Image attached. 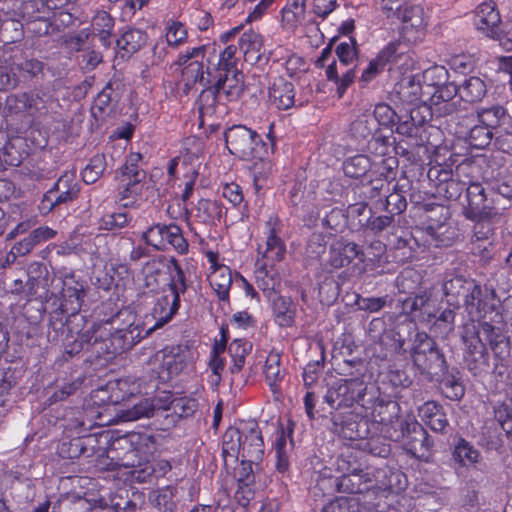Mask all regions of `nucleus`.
Segmentation results:
<instances>
[{"label": "nucleus", "instance_id": "nucleus-1", "mask_svg": "<svg viewBox=\"0 0 512 512\" xmlns=\"http://www.w3.org/2000/svg\"><path fill=\"white\" fill-rule=\"evenodd\" d=\"M409 353L413 366L420 374L428 376L430 379L440 377L448 369L444 353L438 347L435 339L425 331L415 333Z\"/></svg>", "mask_w": 512, "mask_h": 512}, {"label": "nucleus", "instance_id": "nucleus-2", "mask_svg": "<svg viewBox=\"0 0 512 512\" xmlns=\"http://www.w3.org/2000/svg\"><path fill=\"white\" fill-rule=\"evenodd\" d=\"M474 168L470 161H463L459 164L455 173L441 165L430 167L427 171V179L433 189L431 191L432 195L447 200H457L467 185V181L459 179L460 175L466 174L467 170H473Z\"/></svg>", "mask_w": 512, "mask_h": 512}, {"label": "nucleus", "instance_id": "nucleus-3", "mask_svg": "<svg viewBox=\"0 0 512 512\" xmlns=\"http://www.w3.org/2000/svg\"><path fill=\"white\" fill-rule=\"evenodd\" d=\"M367 383L362 378H343L334 381L327 388L324 402L332 411L352 410L355 404L368 408L364 402Z\"/></svg>", "mask_w": 512, "mask_h": 512}, {"label": "nucleus", "instance_id": "nucleus-4", "mask_svg": "<svg viewBox=\"0 0 512 512\" xmlns=\"http://www.w3.org/2000/svg\"><path fill=\"white\" fill-rule=\"evenodd\" d=\"M226 148L231 155L242 160L261 157L266 152L267 143L253 129L246 125H232L224 132Z\"/></svg>", "mask_w": 512, "mask_h": 512}, {"label": "nucleus", "instance_id": "nucleus-5", "mask_svg": "<svg viewBox=\"0 0 512 512\" xmlns=\"http://www.w3.org/2000/svg\"><path fill=\"white\" fill-rule=\"evenodd\" d=\"M141 239L156 251H165L168 246L180 254L188 251V242L176 224L154 223L142 232Z\"/></svg>", "mask_w": 512, "mask_h": 512}, {"label": "nucleus", "instance_id": "nucleus-6", "mask_svg": "<svg viewBox=\"0 0 512 512\" xmlns=\"http://www.w3.org/2000/svg\"><path fill=\"white\" fill-rule=\"evenodd\" d=\"M399 426L400 431H395V435L391 434L389 437L395 441L402 439L412 456L419 459L428 458L434 442L422 424L414 418H407L401 421Z\"/></svg>", "mask_w": 512, "mask_h": 512}, {"label": "nucleus", "instance_id": "nucleus-7", "mask_svg": "<svg viewBox=\"0 0 512 512\" xmlns=\"http://www.w3.org/2000/svg\"><path fill=\"white\" fill-rule=\"evenodd\" d=\"M366 255L362 247L344 238L334 241L329 247L327 265L333 269L351 266L352 272L358 276L365 273Z\"/></svg>", "mask_w": 512, "mask_h": 512}, {"label": "nucleus", "instance_id": "nucleus-8", "mask_svg": "<svg viewBox=\"0 0 512 512\" xmlns=\"http://www.w3.org/2000/svg\"><path fill=\"white\" fill-rule=\"evenodd\" d=\"M338 469L343 474L336 478L335 487L338 492L347 494H360L369 490L372 480L360 463L351 454L338 461Z\"/></svg>", "mask_w": 512, "mask_h": 512}, {"label": "nucleus", "instance_id": "nucleus-9", "mask_svg": "<svg viewBox=\"0 0 512 512\" xmlns=\"http://www.w3.org/2000/svg\"><path fill=\"white\" fill-rule=\"evenodd\" d=\"M466 199L468 206L465 208V216L473 221H480L498 213L497 205H500V199L486 193L481 183L467 181Z\"/></svg>", "mask_w": 512, "mask_h": 512}, {"label": "nucleus", "instance_id": "nucleus-10", "mask_svg": "<svg viewBox=\"0 0 512 512\" xmlns=\"http://www.w3.org/2000/svg\"><path fill=\"white\" fill-rule=\"evenodd\" d=\"M331 430L338 436L350 440L359 441L370 435L372 423L370 420L353 410L331 411Z\"/></svg>", "mask_w": 512, "mask_h": 512}, {"label": "nucleus", "instance_id": "nucleus-11", "mask_svg": "<svg viewBox=\"0 0 512 512\" xmlns=\"http://www.w3.org/2000/svg\"><path fill=\"white\" fill-rule=\"evenodd\" d=\"M144 327L139 324L130 323L125 328H117L115 332L108 333L105 338L104 347L97 349V354L105 358L125 353L131 350L146 335Z\"/></svg>", "mask_w": 512, "mask_h": 512}, {"label": "nucleus", "instance_id": "nucleus-12", "mask_svg": "<svg viewBox=\"0 0 512 512\" xmlns=\"http://www.w3.org/2000/svg\"><path fill=\"white\" fill-rule=\"evenodd\" d=\"M80 192L79 185L73 173L66 172L54 183L42 197L39 210L42 214H48L55 207L72 202Z\"/></svg>", "mask_w": 512, "mask_h": 512}, {"label": "nucleus", "instance_id": "nucleus-13", "mask_svg": "<svg viewBox=\"0 0 512 512\" xmlns=\"http://www.w3.org/2000/svg\"><path fill=\"white\" fill-rule=\"evenodd\" d=\"M62 280L61 303L68 310V315L84 322L85 317L80 314L86 297L87 285L84 280L77 277L74 272H61Z\"/></svg>", "mask_w": 512, "mask_h": 512}, {"label": "nucleus", "instance_id": "nucleus-14", "mask_svg": "<svg viewBox=\"0 0 512 512\" xmlns=\"http://www.w3.org/2000/svg\"><path fill=\"white\" fill-rule=\"evenodd\" d=\"M475 25L478 30L486 33L487 36L494 38L500 42V45L507 51L512 50V38L505 34L500 14L496 9L494 2H484L477 6L475 13Z\"/></svg>", "mask_w": 512, "mask_h": 512}, {"label": "nucleus", "instance_id": "nucleus-15", "mask_svg": "<svg viewBox=\"0 0 512 512\" xmlns=\"http://www.w3.org/2000/svg\"><path fill=\"white\" fill-rule=\"evenodd\" d=\"M160 362L158 378L167 382L179 375L186 366V354L180 346H170L157 351L149 357L147 364Z\"/></svg>", "mask_w": 512, "mask_h": 512}, {"label": "nucleus", "instance_id": "nucleus-16", "mask_svg": "<svg viewBox=\"0 0 512 512\" xmlns=\"http://www.w3.org/2000/svg\"><path fill=\"white\" fill-rule=\"evenodd\" d=\"M473 292L470 293L464 308L471 320H480L496 310L497 299L495 289L491 285L476 283Z\"/></svg>", "mask_w": 512, "mask_h": 512}, {"label": "nucleus", "instance_id": "nucleus-17", "mask_svg": "<svg viewBox=\"0 0 512 512\" xmlns=\"http://www.w3.org/2000/svg\"><path fill=\"white\" fill-rule=\"evenodd\" d=\"M180 307V298L169 293L157 297L150 313L146 315V324L153 322L145 329V335H149L158 328L169 323Z\"/></svg>", "mask_w": 512, "mask_h": 512}, {"label": "nucleus", "instance_id": "nucleus-18", "mask_svg": "<svg viewBox=\"0 0 512 512\" xmlns=\"http://www.w3.org/2000/svg\"><path fill=\"white\" fill-rule=\"evenodd\" d=\"M264 455V441L258 423H241V458L249 462H260Z\"/></svg>", "mask_w": 512, "mask_h": 512}, {"label": "nucleus", "instance_id": "nucleus-19", "mask_svg": "<svg viewBox=\"0 0 512 512\" xmlns=\"http://www.w3.org/2000/svg\"><path fill=\"white\" fill-rule=\"evenodd\" d=\"M213 61L206 54V58L194 59L182 68V76L185 81V89L189 91L196 83L201 86L212 84L214 81V72L212 70Z\"/></svg>", "mask_w": 512, "mask_h": 512}, {"label": "nucleus", "instance_id": "nucleus-20", "mask_svg": "<svg viewBox=\"0 0 512 512\" xmlns=\"http://www.w3.org/2000/svg\"><path fill=\"white\" fill-rule=\"evenodd\" d=\"M477 282L473 278L462 275H453L446 278L443 283V292L447 298V303L455 308H459L461 303L464 306Z\"/></svg>", "mask_w": 512, "mask_h": 512}, {"label": "nucleus", "instance_id": "nucleus-21", "mask_svg": "<svg viewBox=\"0 0 512 512\" xmlns=\"http://www.w3.org/2000/svg\"><path fill=\"white\" fill-rule=\"evenodd\" d=\"M263 42V37L253 30L245 31L241 35L238 43L245 62L250 65H264L269 61Z\"/></svg>", "mask_w": 512, "mask_h": 512}, {"label": "nucleus", "instance_id": "nucleus-22", "mask_svg": "<svg viewBox=\"0 0 512 512\" xmlns=\"http://www.w3.org/2000/svg\"><path fill=\"white\" fill-rule=\"evenodd\" d=\"M379 130L374 117L370 113H363L350 123L348 136L357 149L364 150V145H368Z\"/></svg>", "mask_w": 512, "mask_h": 512}, {"label": "nucleus", "instance_id": "nucleus-23", "mask_svg": "<svg viewBox=\"0 0 512 512\" xmlns=\"http://www.w3.org/2000/svg\"><path fill=\"white\" fill-rule=\"evenodd\" d=\"M213 83L227 101H237L244 93V75L241 70L214 73Z\"/></svg>", "mask_w": 512, "mask_h": 512}, {"label": "nucleus", "instance_id": "nucleus-24", "mask_svg": "<svg viewBox=\"0 0 512 512\" xmlns=\"http://www.w3.org/2000/svg\"><path fill=\"white\" fill-rule=\"evenodd\" d=\"M367 409H371L372 426L375 424L390 426L399 422L401 408L395 400L377 397L372 406H368Z\"/></svg>", "mask_w": 512, "mask_h": 512}, {"label": "nucleus", "instance_id": "nucleus-25", "mask_svg": "<svg viewBox=\"0 0 512 512\" xmlns=\"http://www.w3.org/2000/svg\"><path fill=\"white\" fill-rule=\"evenodd\" d=\"M280 220L277 216H270L266 222L268 230L266 249L262 253V258L266 259L268 263L273 265L275 262L282 260L285 255L286 248L284 242L278 236Z\"/></svg>", "mask_w": 512, "mask_h": 512}, {"label": "nucleus", "instance_id": "nucleus-26", "mask_svg": "<svg viewBox=\"0 0 512 512\" xmlns=\"http://www.w3.org/2000/svg\"><path fill=\"white\" fill-rule=\"evenodd\" d=\"M418 416L432 431L445 434L449 420L444 407L436 401H427L418 408Z\"/></svg>", "mask_w": 512, "mask_h": 512}, {"label": "nucleus", "instance_id": "nucleus-27", "mask_svg": "<svg viewBox=\"0 0 512 512\" xmlns=\"http://www.w3.org/2000/svg\"><path fill=\"white\" fill-rule=\"evenodd\" d=\"M209 261L213 267V272L209 276V282L213 290L216 292L220 301L229 300V290L233 283L232 272L229 267L225 265H218L216 263L217 255L214 253L208 254Z\"/></svg>", "mask_w": 512, "mask_h": 512}, {"label": "nucleus", "instance_id": "nucleus-28", "mask_svg": "<svg viewBox=\"0 0 512 512\" xmlns=\"http://www.w3.org/2000/svg\"><path fill=\"white\" fill-rule=\"evenodd\" d=\"M269 96L272 103L279 110H288L295 106L304 104V100L296 99L294 84L284 78H278L274 81L269 90Z\"/></svg>", "mask_w": 512, "mask_h": 512}, {"label": "nucleus", "instance_id": "nucleus-29", "mask_svg": "<svg viewBox=\"0 0 512 512\" xmlns=\"http://www.w3.org/2000/svg\"><path fill=\"white\" fill-rule=\"evenodd\" d=\"M272 318L281 328L292 327L295 323L297 308L290 297L276 295L269 299Z\"/></svg>", "mask_w": 512, "mask_h": 512}, {"label": "nucleus", "instance_id": "nucleus-30", "mask_svg": "<svg viewBox=\"0 0 512 512\" xmlns=\"http://www.w3.org/2000/svg\"><path fill=\"white\" fill-rule=\"evenodd\" d=\"M425 245L434 247H449L459 237V230L450 222L429 225L425 229Z\"/></svg>", "mask_w": 512, "mask_h": 512}, {"label": "nucleus", "instance_id": "nucleus-31", "mask_svg": "<svg viewBox=\"0 0 512 512\" xmlns=\"http://www.w3.org/2000/svg\"><path fill=\"white\" fill-rule=\"evenodd\" d=\"M475 119L495 134L504 130L510 122L507 110L501 105H492L476 111Z\"/></svg>", "mask_w": 512, "mask_h": 512}, {"label": "nucleus", "instance_id": "nucleus-32", "mask_svg": "<svg viewBox=\"0 0 512 512\" xmlns=\"http://www.w3.org/2000/svg\"><path fill=\"white\" fill-rule=\"evenodd\" d=\"M464 121H470L473 123L467 125V130H459L457 133L472 148L485 149L492 143L494 136L496 135L494 132H492L476 119L470 120L469 118H465Z\"/></svg>", "mask_w": 512, "mask_h": 512}, {"label": "nucleus", "instance_id": "nucleus-33", "mask_svg": "<svg viewBox=\"0 0 512 512\" xmlns=\"http://www.w3.org/2000/svg\"><path fill=\"white\" fill-rule=\"evenodd\" d=\"M412 190V184L407 177L400 178L393 186V190L385 197V211L395 217L407 208L406 194Z\"/></svg>", "mask_w": 512, "mask_h": 512}, {"label": "nucleus", "instance_id": "nucleus-34", "mask_svg": "<svg viewBox=\"0 0 512 512\" xmlns=\"http://www.w3.org/2000/svg\"><path fill=\"white\" fill-rule=\"evenodd\" d=\"M397 22L402 24V33L404 37H406V34L409 31L422 33L427 26L424 8L413 1L408 5V8H406V11Z\"/></svg>", "mask_w": 512, "mask_h": 512}, {"label": "nucleus", "instance_id": "nucleus-35", "mask_svg": "<svg viewBox=\"0 0 512 512\" xmlns=\"http://www.w3.org/2000/svg\"><path fill=\"white\" fill-rule=\"evenodd\" d=\"M489 191L500 199L498 211L507 208L506 202L512 200V170H506L488 182Z\"/></svg>", "mask_w": 512, "mask_h": 512}, {"label": "nucleus", "instance_id": "nucleus-36", "mask_svg": "<svg viewBox=\"0 0 512 512\" xmlns=\"http://www.w3.org/2000/svg\"><path fill=\"white\" fill-rule=\"evenodd\" d=\"M93 439L91 437H75L72 439H63L58 445L57 451L60 457L66 459H76L82 455L87 457L93 453V447L88 448V443Z\"/></svg>", "mask_w": 512, "mask_h": 512}, {"label": "nucleus", "instance_id": "nucleus-37", "mask_svg": "<svg viewBox=\"0 0 512 512\" xmlns=\"http://www.w3.org/2000/svg\"><path fill=\"white\" fill-rule=\"evenodd\" d=\"M115 100L114 89L112 83L109 82L106 86L98 93L91 107V114L97 122H104L113 111L112 102Z\"/></svg>", "mask_w": 512, "mask_h": 512}, {"label": "nucleus", "instance_id": "nucleus-38", "mask_svg": "<svg viewBox=\"0 0 512 512\" xmlns=\"http://www.w3.org/2000/svg\"><path fill=\"white\" fill-rule=\"evenodd\" d=\"M113 321L114 319L108 320L105 323H93L89 329L82 333L77 330L79 326L75 325L74 331L78 333V337L76 339L81 341V344L84 347H94L95 352L97 353V349L104 347L105 338L109 332L106 325L111 324Z\"/></svg>", "mask_w": 512, "mask_h": 512}, {"label": "nucleus", "instance_id": "nucleus-39", "mask_svg": "<svg viewBox=\"0 0 512 512\" xmlns=\"http://www.w3.org/2000/svg\"><path fill=\"white\" fill-rule=\"evenodd\" d=\"M147 33L138 28L129 27L116 40L117 47L128 54H134L147 43Z\"/></svg>", "mask_w": 512, "mask_h": 512}, {"label": "nucleus", "instance_id": "nucleus-40", "mask_svg": "<svg viewBox=\"0 0 512 512\" xmlns=\"http://www.w3.org/2000/svg\"><path fill=\"white\" fill-rule=\"evenodd\" d=\"M165 268L167 269V260L164 257L153 258L144 264L142 268L144 284L151 291L159 289Z\"/></svg>", "mask_w": 512, "mask_h": 512}, {"label": "nucleus", "instance_id": "nucleus-41", "mask_svg": "<svg viewBox=\"0 0 512 512\" xmlns=\"http://www.w3.org/2000/svg\"><path fill=\"white\" fill-rule=\"evenodd\" d=\"M167 271L169 273V294L180 298L188 289L186 274L176 258L167 260Z\"/></svg>", "mask_w": 512, "mask_h": 512}, {"label": "nucleus", "instance_id": "nucleus-42", "mask_svg": "<svg viewBox=\"0 0 512 512\" xmlns=\"http://www.w3.org/2000/svg\"><path fill=\"white\" fill-rule=\"evenodd\" d=\"M268 264V262H264L256 270L257 287L263 292L267 300L278 295L281 287L280 278L267 270L266 266Z\"/></svg>", "mask_w": 512, "mask_h": 512}, {"label": "nucleus", "instance_id": "nucleus-43", "mask_svg": "<svg viewBox=\"0 0 512 512\" xmlns=\"http://www.w3.org/2000/svg\"><path fill=\"white\" fill-rule=\"evenodd\" d=\"M160 398H143L133 407L123 412V417L127 421H135L141 418H150L154 416L156 410H162Z\"/></svg>", "mask_w": 512, "mask_h": 512}, {"label": "nucleus", "instance_id": "nucleus-44", "mask_svg": "<svg viewBox=\"0 0 512 512\" xmlns=\"http://www.w3.org/2000/svg\"><path fill=\"white\" fill-rule=\"evenodd\" d=\"M203 87L197 101L198 110L201 116H212L216 113L218 105L221 104L223 95L214 83Z\"/></svg>", "mask_w": 512, "mask_h": 512}, {"label": "nucleus", "instance_id": "nucleus-45", "mask_svg": "<svg viewBox=\"0 0 512 512\" xmlns=\"http://www.w3.org/2000/svg\"><path fill=\"white\" fill-rule=\"evenodd\" d=\"M175 496V489L167 486L152 491L149 494V501L158 512H178Z\"/></svg>", "mask_w": 512, "mask_h": 512}, {"label": "nucleus", "instance_id": "nucleus-46", "mask_svg": "<svg viewBox=\"0 0 512 512\" xmlns=\"http://www.w3.org/2000/svg\"><path fill=\"white\" fill-rule=\"evenodd\" d=\"M281 357L279 354H270L265 362V380L273 394L280 393V383L285 372L280 366Z\"/></svg>", "mask_w": 512, "mask_h": 512}, {"label": "nucleus", "instance_id": "nucleus-47", "mask_svg": "<svg viewBox=\"0 0 512 512\" xmlns=\"http://www.w3.org/2000/svg\"><path fill=\"white\" fill-rule=\"evenodd\" d=\"M252 350V343L244 339H234L228 346V353L232 359L230 372L238 373L245 365L246 357Z\"/></svg>", "mask_w": 512, "mask_h": 512}, {"label": "nucleus", "instance_id": "nucleus-48", "mask_svg": "<svg viewBox=\"0 0 512 512\" xmlns=\"http://www.w3.org/2000/svg\"><path fill=\"white\" fill-rule=\"evenodd\" d=\"M459 87L460 98L467 103L479 102L487 93L485 82L476 76L466 79Z\"/></svg>", "mask_w": 512, "mask_h": 512}, {"label": "nucleus", "instance_id": "nucleus-49", "mask_svg": "<svg viewBox=\"0 0 512 512\" xmlns=\"http://www.w3.org/2000/svg\"><path fill=\"white\" fill-rule=\"evenodd\" d=\"M326 77L329 81L335 82L337 85L336 93L338 98H342L347 88L354 82V68H348L342 71V76L338 74V66L336 60H333L326 68Z\"/></svg>", "mask_w": 512, "mask_h": 512}, {"label": "nucleus", "instance_id": "nucleus-50", "mask_svg": "<svg viewBox=\"0 0 512 512\" xmlns=\"http://www.w3.org/2000/svg\"><path fill=\"white\" fill-rule=\"evenodd\" d=\"M48 270L42 263L36 262L28 268V281L25 286L27 294L30 296L36 295L38 289H48Z\"/></svg>", "mask_w": 512, "mask_h": 512}, {"label": "nucleus", "instance_id": "nucleus-51", "mask_svg": "<svg viewBox=\"0 0 512 512\" xmlns=\"http://www.w3.org/2000/svg\"><path fill=\"white\" fill-rule=\"evenodd\" d=\"M241 453V425L239 427H229L223 435L222 456L227 462V457L235 460Z\"/></svg>", "mask_w": 512, "mask_h": 512}, {"label": "nucleus", "instance_id": "nucleus-52", "mask_svg": "<svg viewBox=\"0 0 512 512\" xmlns=\"http://www.w3.org/2000/svg\"><path fill=\"white\" fill-rule=\"evenodd\" d=\"M341 292L340 283L331 274H324L321 276L318 296L322 304L331 305L339 297Z\"/></svg>", "mask_w": 512, "mask_h": 512}, {"label": "nucleus", "instance_id": "nucleus-53", "mask_svg": "<svg viewBox=\"0 0 512 512\" xmlns=\"http://www.w3.org/2000/svg\"><path fill=\"white\" fill-rule=\"evenodd\" d=\"M397 93L400 99L408 103H416L422 98V86L419 76H408L398 85Z\"/></svg>", "mask_w": 512, "mask_h": 512}, {"label": "nucleus", "instance_id": "nucleus-54", "mask_svg": "<svg viewBox=\"0 0 512 512\" xmlns=\"http://www.w3.org/2000/svg\"><path fill=\"white\" fill-rule=\"evenodd\" d=\"M273 142L271 144L266 145V152L261 157H253L251 161H253L250 166V171L252 173L254 183L258 186L260 181L266 180L268 176L272 172V162L269 159L270 153H272Z\"/></svg>", "mask_w": 512, "mask_h": 512}, {"label": "nucleus", "instance_id": "nucleus-55", "mask_svg": "<svg viewBox=\"0 0 512 512\" xmlns=\"http://www.w3.org/2000/svg\"><path fill=\"white\" fill-rule=\"evenodd\" d=\"M370 158L365 154H357L347 158L343 163V171L347 177L360 178L371 169Z\"/></svg>", "mask_w": 512, "mask_h": 512}, {"label": "nucleus", "instance_id": "nucleus-56", "mask_svg": "<svg viewBox=\"0 0 512 512\" xmlns=\"http://www.w3.org/2000/svg\"><path fill=\"white\" fill-rule=\"evenodd\" d=\"M359 449L380 458H387L391 453V445L380 436L370 435L367 438H360Z\"/></svg>", "mask_w": 512, "mask_h": 512}, {"label": "nucleus", "instance_id": "nucleus-57", "mask_svg": "<svg viewBox=\"0 0 512 512\" xmlns=\"http://www.w3.org/2000/svg\"><path fill=\"white\" fill-rule=\"evenodd\" d=\"M412 2V0H379L377 4L383 17L391 23H396Z\"/></svg>", "mask_w": 512, "mask_h": 512}, {"label": "nucleus", "instance_id": "nucleus-58", "mask_svg": "<svg viewBox=\"0 0 512 512\" xmlns=\"http://www.w3.org/2000/svg\"><path fill=\"white\" fill-rule=\"evenodd\" d=\"M348 225L347 210L340 207H333L326 212L322 218V226L335 233H342Z\"/></svg>", "mask_w": 512, "mask_h": 512}, {"label": "nucleus", "instance_id": "nucleus-59", "mask_svg": "<svg viewBox=\"0 0 512 512\" xmlns=\"http://www.w3.org/2000/svg\"><path fill=\"white\" fill-rule=\"evenodd\" d=\"M196 217L204 224H212L222 217V208L217 201L201 199L196 207Z\"/></svg>", "mask_w": 512, "mask_h": 512}, {"label": "nucleus", "instance_id": "nucleus-60", "mask_svg": "<svg viewBox=\"0 0 512 512\" xmlns=\"http://www.w3.org/2000/svg\"><path fill=\"white\" fill-rule=\"evenodd\" d=\"M107 166L104 154H96L82 170V179L86 184H93L103 175Z\"/></svg>", "mask_w": 512, "mask_h": 512}, {"label": "nucleus", "instance_id": "nucleus-61", "mask_svg": "<svg viewBox=\"0 0 512 512\" xmlns=\"http://www.w3.org/2000/svg\"><path fill=\"white\" fill-rule=\"evenodd\" d=\"M162 410H171L174 414L179 417H189L192 416L197 408L198 402L196 399L187 398V397H176L171 398L168 404H163Z\"/></svg>", "mask_w": 512, "mask_h": 512}, {"label": "nucleus", "instance_id": "nucleus-62", "mask_svg": "<svg viewBox=\"0 0 512 512\" xmlns=\"http://www.w3.org/2000/svg\"><path fill=\"white\" fill-rule=\"evenodd\" d=\"M465 333L461 338L466 346L465 354L488 353L481 336L476 331L474 324L465 325Z\"/></svg>", "mask_w": 512, "mask_h": 512}, {"label": "nucleus", "instance_id": "nucleus-63", "mask_svg": "<svg viewBox=\"0 0 512 512\" xmlns=\"http://www.w3.org/2000/svg\"><path fill=\"white\" fill-rule=\"evenodd\" d=\"M237 47L234 45L227 46L219 55L217 63L212 65V70L215 74L221 72H230L232 70H239L237 67L238 59L236 57Z\"/></svg>", "mask_w": 512, "mask_h": 512}, {"label": "nucleus", "instance_id": "nucleus-64", "mask_svg": "<svg viewBox=\"0 0 512 512\" xmlns=\"http://www.w3.org/2000/svg\"><path fill=\"white\" fill-rule=\"evenodd\" d=\"M454 459L463 466L477 462L479 452L465 439L460 438L454 447Z\"/></svg>", "mask_w": 512, "mask_h": 512}]
</instances>
